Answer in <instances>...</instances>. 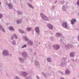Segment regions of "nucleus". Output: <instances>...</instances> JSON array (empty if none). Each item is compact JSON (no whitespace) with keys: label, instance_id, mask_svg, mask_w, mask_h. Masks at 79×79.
I'll use <instances>...</instances> for the list:
<instances>
[{"label":"nucleus","instance_id":"f257e3e1","mask_svg":"<svg viewBox=\"0 0 79 79\" xmlns=\"http://www.w3.org/2000/svg\"><path fill=\"white\" fill-rule=\"evenodd\" d=\"M3 55L6 56V55H8L9 53H8V51L7 50H5L3 51Z\"/></svg>","mask_w":79,"mask_h":79},{"label":"nucleus","instance_id":"f03ea898","mask_svg":"<svg viewBox=\"0 0 79 79\" xmlns=\"http://www.w3.org/2000/svg\"><path fill=\"white\" fill-rule=\"evenodd\" d=\"M21 75L23 76L24 77H25L27 75V73H26L24 72H21Z\"/></svg>","mask_w":79,"mask_h":79},{"label":"nucleus","instance_id":"7ed1b4c3","mask_svg":"<svg viewBox=\"0 0 79 79\" xmlns=\"http://www.w3.org/2000/svg\"><path fill=\"white\" fill-rule=\"evenodd\" d=\"M63 27H65V28H68V25H67V23L66 22L64 23H63Z\"/></svg>","mask_w":79,"mask_h":79},{"label":"nucleus","instance_id":"20e7f679","mask_svg":"<svg viewBox=\"0 0 79 79\" xmlns=\"http://www.w3.org/2000/svg\"><path fill=\"white\" fill-rule=\"evenodd\" d=\"M48 26L49 29H53V27L50 24H48Z\"/></svg>","mask_w":79,"mask_h":79},{"label":"nucleus","instance_id":"39448f33","mask_svg":"<svg viewBox=\"0 0 79 79\" xmlns=\"http://www.w3.org/2000/svg\"><path fill=\"white\" fill-rule=\"evenodd\" d=\"M76 21V19H73L71 20V24H74V23H75V22Z\"/></svg>","mask_w":79,"mask_h":79},{"label":"nucleus","instance_id":"423d86ee","mask_svg":"<svg viewBox=\"0 0 79 79\" xmlns=\"http://www.w3.org/2000/svg\"><path fill=\"white\" fill-rule=\"evenodd\" d=\"M35 31H36V32H37V33L38 34H39V27H36L35 28Z\"/></svg>","mask_w":79,"mask_h":79},{"label":"nucleus","instance_id":"0eeeda50","mask_svg":"<svg viewBox=\"0 0 79 79\" xmlns=\"http://www.w3.org/2000/svg\"><path fill=\"white\" fill-rule=\"evenodd\" d=\"M53 47H55L56 50H58V49L60 48L59 46H58V45H57V46H56V45H54L53 46Z\"/></svg>","mask_w":79,"mask_h":79},{"label":"nucleus","instance_id":"6e6552de","mask_svg":"<svg viewBox=\"0 0 79 79\" xmlns=\"http://www.w3.org/2000/svg\"><path fill=\"white\" fill-rule=\"evenodd\" d=\"M8 5L10 8V9H12L13 8V6H12V4H8Z\"/></svg>","mask_w":79,"mask_h":79},{"label":"nucleus","instance_id":"1a4fd4ad","mask_svg":"<svg viewBox=\"0 0 79 79\" xmlns=\"http://www.w3.org/2000/svg\"><path fill=\"white\" fill-rule=\"evenodd\" d=\"M74 52H72L70 54V56L71 57H73L74 56Z\"/></svg>","mask_w":79,"mask_h":79},{"label":"nucleus","instance_id":"9d476101","mask_svg":"<svg viewBox=\"0 0 79 79\" xmlns=\"http://www.w3.org/2000/svg\"><path fill=\"white\" fill-rule=\"evenodd\" d=\"M70 73L69 70H66L65 72V73L66 74H69Z\"/></svg>","mask_w":79,"mask_h":79},{"label":"nucleus","instance_id":"9b49d317","mask_svg":"<svg viewBox=\"0 0 79 79\" xmlns=\"http://www.w3.org/2000/svg\"><path fill=\"white\" fill-rule=\"evenodd\" d=\"M0 29H1V30H2L3 32H5V30L3 29V27L1 26L0 25Z\"/></svg>","mask_w":79,"mask_h":79},{"label":"nucleus","instance_id":"f8f14e48","mask_svg":"<svg viewBox=\"0 0 79 79\" xmlns=\"http://www.w3.org/2000/svg\"><path fill=\"white\" fill-rule=\"evenodd\" d=\"M9 29L10 30V31H13L14 30L13 28L11 27H10Z\"/></svg>","mask_w":79,"mask_h":79},{"label":"nucleus","instance_id":"ddd939ff","mask_svg":"<svg viewBox=\"0 0 79 79\" xmlns=\"http://www.w3.org/2000/svg\"><path fill=\"white\" fill-rule=\"evenodd\" d=\"M28 5L29 6V7L32 8H34V7L32 6V5H31L29 4H28Z\"/></svg>","mask_w":79,"mask_h":79},{"label":"nucleus","instance_id":"4468645a","mask_svg":"<svg viewBox=\"0 0 79 79\" xmlns=\"http://www.w3.org/2000/svg\"><path fill=\"white\" fill-rule=\"evenodd\" d=\"M44 20L46 21H48V18L47 17H44Z\"/></svg>","mask_w":79,"mask_h":79},{"label":"nucleus","instance_id":"2eb2a0df","mask_svg":"<svg viewBox=\"0 0 79 79\" xmlns=\"http://www.w3.org/2000/svg\"><path fill=\"white\" fill-rule=\"evenodd\" d=\"M17 24L21 23V20H19L17 21Z\"/></svg>","mask_w":79,"mask_h":79},{"label":"nucleus","instance_id":"dca6fc26","mask_svg":"<svg viewBox=\"0 0 79 79\" xmlns=\"http://www.w3.org/2000/svg\"><path fill=\"white\" fill-rule=\"evenodd\" d=\"M19 32H20L21 33H24V31H22L21 30H19Z\"/></svg>","mask_w":79,"mask_h":79},{"label":"nucleus","instance_id":"f3484780","mask_svg":"<svg viewBox=\"0 0 79 79\" xmlns=\"http://www.w3.org/2000/svg\"><path fill=\"white\" fill-rule=\"evenodd\" d=\"M31 28H30L29 27H28L27 28V31H31Z\"/></svg>","mask_w":79,"mask_h":79},{"label":"nucleus","instance_id":"a211bd4d","mask_svg":"<svg viewBox=\"0 0 79 79\" xmlns=\"http://www.w3.org/2000/svg\"><path fill=\"white\" fill-rule=\"evenodd\" d=\"M48 61L49 62H50L51 61V59L50 58H48L47 59Z\"/></svg>","mask_w":79,"mask_h":79},{"label":"nucleus","instance_id":"6ab92c4d","mask_svg":"<svg viewBox=\"0 0 79 79\" xmlns=\"http://www.w3.org/2000/svg\"><path fill=\"white\" fill-rule=\"evenodd\" d=\"M27 47V45H23L22 47V48H25V47Z\"/></svg>","mask_w":79,"mask_h":79},{"label":"nucleus","instance_id":"aec40b11","mask_svg":"<svg viewBox=\"0 0 79 79\" xmlns=\"http://www.w3.org/2000/svg\"><path fill=\"white\" fill-rule=\"evenodd\" d=\"M25 41H28L29 40V39H28L27 37H26L25 39Z\"/></svg>","mask_w":79,"mask_h":79},{"label":"nucleus","instance_id":"412c9836","mask_svg":"<svg viewBox=\"0 0 79 79\" xmlns=\"http://www.w3.org/2000/svg\"><path fill=\"white\" fill-rule=\"evenodd\" d=\"M29 44L30 45H32V42H31V41H29Z\"/></svg>","mask_w":79,"mask_h":79},{"label":"nucleus","instance_id":"4be33fe9","mask_svg":"<svg viewBox=\"0 0 79 79\" xmlns=\"http://www.w3.org/2000/svg\"><path fill=\"white\" fill-rule=\"evenodd\" d=\"M22 55H26V53L25 52H24L22 53Z\"/></svg>","mask_w":79,"mask_h":79},{"label":"nucleus","instance_id":"5701e85b","mask_svg":"<svg viewBox=\"0 0 79 79\" xmlns=\"http://www.w3.org/2000/svg\"><path fill=\"white\" fill-rule=\"evenodd\" d=\"M12 43H13V44H14V45H15V44H16L15 41H13Z\"/></svg>","mask_w":79,"mask_h":79},{"label":"nucleus","instance_id":"b1692460","mask_svg":"<svg viewBox=\"0 0 79 79\" xmlns=\"http://www.w3.org/2000/svg\"><path fill=\"white\" fill-rule=\"evenodd\" d=\"M14 35L15 36V37L17 39V38H18V37H17V36H16V35L15 34Z\"/></svg>","mask_w":79,"mask_h":79},{"label":"nucleus","instance_id":"393cba45","mask_svg":"<svg viewBox=\"0 0 79 79\" xmlns=\"http://www.w3.org/2000/svg\"><path fill=\"white\" fill-rule=\"evenodd\" d=\"M19 59L20 61H22V60H23V58H19Z\"/></svg>","mask_w":79,"mask_h":79},{"label":"nucleus","instance_id":"a878e982","mask_svg":"<svg viewBox=\"0 0 79 79\" xmlns=\"http://www.w3.org/2000/svg\"><path fill=\"white\" fill-rule=\"evenodd\" d=\"M56 34L57 35H58V36H60V35H60V33H57Z\"/></svg>","mask_w":79,"mask_h":79},{"label":"nucleus","instance_id":"bb28decb","mask_svg":"<svg viewBox=\"0 0 79 79\" xmlns=\"http://www.w3.org/2000/svg\"><path fill=\"white\" fill-rule=\"evenodd\" d=\"M77 5H78L79 6V0L77 1Z\"/></svg>","mask_w":79,"mask_h":79},{"label":"nucleus","instance_id":"cd10ccee","mask_svg":"<svg viewBox=\"0 0 79 79\" xmlns=\"http://www.w3.org/2000/svg\"><path fill=\"white\" fill-rule=\"evenodd\" d=\"M2 18V15L1 14H0V18Z\"/></svg>","mask_w":79,"mask_h":79},{"label":"nucleus","instance_id":"c85d7f7f","mask_svg":"<svg viewBox=\"0 0 79 79\" xmlns=\"http://www.w3.org/2000/svg\"><path fill=\"white\" fill-rule=\"evenodd\" d=\"M13 38H14L13 36H12L11 38V39H13Z\"/></svg>","mask_w":79,"mask_h":79},{"label":"nucleus","instance_id":"c756f323","mask_svg":"<svg viewBox=\"0 0 79 79\" xmlns=\"http://www.w3.org/2000/svg\"><path fill=\"white\" fill-rule=\"evenodd\" d=\"M16 79H19V78H18V77H16Z\"/></svg>","mask_w":79,"mask_h":79},{"label":"nucleus","instance_id":"7c9ffc66","mask_svg":"<svg viewBox=\"0 0 79 79\" xmlns=\"http://www.w3.org/2000/svg\"><path fill=\"white\" fill-rule=\"evenodd\" d=\"M55 3H57V1H56V2H55Z\"/></svg>","mask_w":79,"mask_h":79},{"label":"nucleus","instance_id":"2f4dec72","mask_svg":"<svg viewBox=\"0 0 79 79\" xmlns=\"http://www.w3.org/2000/svg\"><path fill=\"white\" fill-rule=\"evenodd\" d=\"M38 79H39V77H37Z\"/></svg>","mask_w":79,"mask_h":79},{"label":"nucleus","instance_id":"473e14b6","mask_svg":"<svg viewBox=\"0 0 79 79\" xmlns=\"http://www.w3.org/2000/svg\"><path fill=\"white\" fill-rule=\"evenodd\" d=\"M40 15H41V16H42V14H40Z\"/></svg>","mask_w":79,"mask_h":79},{"label":"nucleus","instance_id":"72a5a7b5","mask_svg":"<svg viewBox=\"0 0 79 79\" xmlns=\"http://www.w3.org/2000/svg\"><path fill=\"white\" fill-rule=\"evenodd\" d=\"M60 73H61V74H63V73H62V72H60Z\"/></svg>","mask_w":79,"mask_h":79},{"label":"nucleus","instance_id":"f704fd0d","mask_svg":"<svg viewBox=\"0 0 79 79\" xmlns=\"http://www.w3.org/2000/svg\"><path fill=\"white\" fill-rule=\"evenodd\" d=\"M0 4H1V3L0 2Z\"/></svg>","mask_w":79,"mask_h":79}]
</instances>
